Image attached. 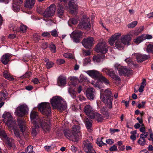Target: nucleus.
<instances>
[{"instance_id":"5","label":"nucleus","mask_w":153,"mask_h":153,"mask_svg":"<svg viewBox=\"0 0 153 153\" xmlns=\"http://www.w3.org/2000/svg\"><path fill=\"white\" fill-rule=\"evenodd\" d=\"M51 105L54 108H57L64 110L66 108V104L59 97H55L52 98L50 101Z\"/></svg>"},{"instance_id":"31","label":"nucleus","mask_w":153,"mask_h":153,"mask_svg":"<svg viewBox=\"0 0 153 153\" xmlns=\"http://www.w3.org/2000/svg\"><path fill=\"white\" fill-rule=\"evenodd\" d=\"M4 140L9 149H11L12 147L15 146L14 141L13 139H10L8 137L7 139H6Z\"/></svg>"},{"instance_id":"11","label":"nucleus","mask_w":153,"mask_h":153,"mask_svg":"<svg viewBox=\"0 0 153 153\" xmlns=\"http://www.w3.org/2000/svg\"><path fill=\"white\" fill-rule=\"evenodd\" d=\"M96 51L97 52H101L104 54L108 51V46L104 42H99L96 46Z\"/></svg>"},{"instance_id":"26","label":"nucleus","mask_w":153,"mask_h":153,"mask_svg":"<svg viewBox=\"0 0 153 153\" xmlns=\"http://www.w3.org/2000/svg\"><path fill=\"white\" fill-rule=\"evenodd\" d=\"M3 121L5 123L13 119L11 114L9 112H5L3 115Z\"/></svg>"},{"instance_id":"50","label":"nucleus","mask_w":153,"mask_h":153,"mask_svg":"<svg viewBox=\"0 0 153 153\" xmlns=\"http://www.w3.org/2000/svg\"><path fill=\"white\" fill-rule=\"evenodd\" d=\"M26 153H35L33 151V146L30 145L28 146L27 147V149L25 150Z\"/></svg>"},{"instance_id":"1","label":"nucleus","mask_w":153,"mask_h":153,"mask_svg":"<svg viewBox=\"0 0 153 153\" xmlns=\"http://www.w3.org/2000/svg\"><path fill=\"white\" fill-rule=\"evenodd\" d=\"M43 119H39L37 123H33L32 133L33 136H36L39 132V128L41 127L44 132H48L50 130V126L47 122L43 123Z\"/></svg>"},{"instance_id":"33","label":"nucleus","mask_w":153,"mask_h":153,"mask_svg":"<svg viewBox=\"0 0 153 153\" xmlns=\"http://www.w3.org/2000/svg\"><path fill=\"white\" fill-rule=\"evenodd\" d=\"M7 93L5 90H3L0 93V99L1 101L4 100L7 97Z\"/></svg>"},{"instance_id":"25","label":"nucleus","mask_w":153,"mask_h":153,"mask_svg":"<svg viewBox=\"0 0 153 153\" xmlns=\"http://www.w3.org/2000/svg\"><path fill=\"white\" fill-rule=\"evenodd\" d=\"M66 79L65 77L62 76H59L57 79V84L59 86H63L66 84Z\"/></svg>"},{"instance_id":"42","label":"nucleus","mask_w":153,"mask_h":153,"mask_svg":"<svg viewBox=\"0 0 153 153\" xmlns=\"http://www.w3.org/2000/svg\"><path fill=\"white\" fill-rule=\"evenodd\" d=\"M19 3L14 4L13 3V9L15 12L18 11L20 8V4Z\"/></svg>"},{"instance_id":"37","label":"nucleus","mask_w":153,"mask_h":153,"mask_svg":"<svg viewBox=\"0 0 153 153\" xmlns=\"http://www.w3.org/2000/svg\"><path fill=\"white\" fill-rule=\"evenodd\" d=\"M3 75L5 78L10 81L13 80L14 79L13 77L10 75V74L6 71L3 72Z\"/></svg>"},{"instance_id":"46","label":"nucleus","mask_w":153,"mask_h":153,"mask_svg":"<svg viewBox=\"0 0 153 153\" xmlns=\"http://www.w3.org/2000/svg\"><path fill=\"white\" fill-rule=\"evenodd\" d=\"M147 51L148 53H153V44L149 45L147 48Z\"/></svg>"},{"instance_id":"55","label":"nucleus","mask_w":153,"mask_h":153,"mask_svg":"<svg viewBox=\"0 0 153 153\" xmlns=\"http://www.w3.org/2000/svg\"><path fill=\"white\" fill-rule=\"evenodd\" d=\"M42 36L44 37H50L51 35L50 33L48 32H44L42 33L41 35Z\"/></svg>"},{"instance_id":"27","label":"nucleus","mask_w":153,"mask_h":153,"mask_svg":"<svg viewBox=\"0 0 153 153\" xmlns=\"http://www.w3.org/2000/svg\"><path fill=\"white\" fill-rule=\"evenodd\" d=\"M148 132H144V133H142L140 134V139H142L143 140V142L140 143V140H138V143L141 146H144L145 144L146 140L145 139L148 135Z\"/></svg>"},{"instance_id":"58","label":"nucleus","mask_w":153,"mask_h":153,"mask_svg":"<svg viewBox=\"0 0 153 153\" xmlns=\"http://www.w3.org/2000/svg\"><path fill=\"white\" fill-rule=\"evenodd\" d=\"M64 56L66 58H69L70 59H74V56L71 53H67L64 54Z\"/></svg>"},{"instance_id":"20","label":"nucleus","mask_w":153,"mask_h":153,"mask_svg":"<svg viewBox=\"0 0 153 153\" xmlns=\"http://www.w3.org/2000/svg\"><path fill=\"white\" fill-rule=\"evenodd\" d=\"M134 57L136 59L137 62L140 63L147 59L150 57L149 55L144 54L140 53H135L134 55Z\"/></svg>"},{"instance_id":"57","label":"nucleus","mask_w":153,"mask_h":153,"mask_svg":"<svg viewBox=\"0 0 153 153\" xmlns=\"http://www.w3.org/2000/svg\"><path fill=\"white\" fill-rule=\"evenodd\" d=\"M0 136L4 138V140L6 139H7L8 137L6 134V133L4 131H0Z\"/></svg>"},{"instance_id":"64","label":"nucleus","mask_w":153,"mask_h":153,"mask_svg":"<svg viewBox=\"0 0 153 153\" xmlns=\"http://www.w3.org/2000/svg\"><path fill=\"white\" fill-rule=\"evenodd\" d=\"M106 142L109 144H112L114 143V141L111 139H108L106 140Z\"/></svg>"},{"instance_id":"61","label":"nucleus","mask_w":153,"mask_h":153,"mask_svg":"<svg viewBox=\"0 0 153 153\" xmlns=\"http://www.w3.org/2000/svg\"><path fill=\"white\" fill-rule=\"evenodd\" d=\"M109 150L111 151H116L117 150V147L115 145H113L109 148Z\"/></svg>"},{"instance_id":"54","label":"nucleus","mask_w":153,"mask_h":153,"mask_svg":"<svg viewBox=\"0 0 153 153\" xmlns=\"http://www.w3.org/2000/svg\"><path fill=\"white\" fill-rule=\"evenodd\" d=\"M77 22V20L75 18H72L70 19L68 22L69 23H71L74 25L76 24Z\"/></svg>"},{"instance_id":"9","label":"nucleus","mask_w":153,"mask_h":153,"mask_svg":"<svg viewBox=\"0 0 153 153\" xmlns=\"http://www.w3.org/2000/svg\"><path fill=\"white\" fill-rule=\"evenodd\" d=\"M90 22L89 19L87 18H85L83 17L78 24V27L81 29L90 28L91 24Z\"/></svg>"},{"instance_id":"60","label":"nucleus","mask_w":153,"mask_h":153,"mask_svg":"<svg viewBox=\"0 0 153 153\" xmlns=\"http://www.w3.org/2000/svg\"><path fill=\"white\" fill-rule=\"evenodd\" d=\"M101 113L103 114L107 115L108 114V112L107 111L106 109L104 107L102 108L101 109Z\"/></svg>"},{"instance_id":"16","label":"nucleus","mask_w":153,"mask_h":153,"mask_svg":"<svg viewBox=\"0 0 153 153\" xmlns=\"http://www.w3.org/2000/svg\"><path fill=\"white\" fill-rule=\"evenodd\" d=\"M94 41V40L93 37H88L83 39L82 42V44L85 48H88L92 46Z\"/></svg>"},{"instance_id":"4","label":"nucleus","mask_w":153,"mask_h":153,"mask_svg":"<svg viewBox=\"0 0 153 153\" xmlns=\"http://www.w3.org/2000/svg\"><path fill=\"white\" fill-rule=\"evenodd\" d=\"M100 98L109 109L112 108L113 99L112 94L111 91L107 89H106L104 92L101 91Z\"/></svg>"},{"instance_id":"32","label":"nucleus","mask_w":153,"mask_h":153,"mask_svg":"<svg viewBox=\"0 0 153 153\" xmlns=\"http://www.w3.org/2000/svg\"><path fill=\"white\" fill-rule=\"evenodd\" d=\"M80 127L79 125H75L73 127L72 131L76 134L79 135L80 136H81L80 131Z\"/></svg>"},{"instance_id":"14","label":"nucleus","mask_w":153,"mask_h":153,"mask_svg":"<svg viewBox=\"0 0 153 153\" xmlns=\"http://www.w3.org/2000/svg\"><path fill=\"white\" fill-rule=\"evenodd\" d=\"M76 1V0H71L68 3L69 11L72 14L76 13L77 7Z\"/></svg>"},{"instance_id":"12","label":"nucleus","mask_w":153,"mask_h":153,"mask_svg":"<svg viewBox=\"0 0 153 153\" xmlns=\"http://www.w3.org/2000/svg\"><path fill=\"white\" fill-rule=\"evenodd\" d=\"M28 111V108L27 105H21L17 108L16 112L19 117H22L26 114Z\"/></svg>"},{"instance_id":"63","label":"nucleus","mask_w":153,"mask_h":153,"mask_svg":"<svg viewBox=\"0 0 153 153\" xmlns=\"http://www.w3.org/2000/svg\"><path fill=\"white\" fill-rule=\"evenodd\" d=\"M71 149L72 152H75L77 151V148L74 145L71 146Z\"/></svg>"},{"instance_id":"40","label":"nucleus","mask_w":153,"mask_h":153,"mask_svg":"<svg viewBox=\"0 0 153 153\" xmlns=\"http://www.w3.org/2000/svg\"><path fill=\"white\" fill-rule=\"evenodd\" d=\"M103 139V137L98 138H97V142L96 143L100 147H101L102 146H105L106 145V144L104 143L102 141V139Z\"/></svg>"},{"instance_id":"36","label":"nucleus","mask_w":153,"mask_h":153,"mask_svg":"<svg viewBox=\"0 0 153 153\" xmlns=\"http://www.w3.org/2000/svg\"><path fill=\"white\" fill-rule=\"evenodd\" d=\"M104 57L105 56L103 54L101 56L97 55L93 56V59L94 61L99 62L101 61Z\"/></svg>"},{"instance_id":"7","label":"nucleus","mask_w":153,"mask_h":153,"mask_svg":"<svg viewBox=\"0 0 153 153\" xmlns=\"http://www.w3.org/2000/svg\"><path fill=\"white\" fill-rule=\"evenodd\" d=\"M64 133L66 138L74 142H77L79 139V135L76 134L69 130H65Z\"/></svg>"},{"instance_id":"45","label":"nucleus","mask_w":153,"mask_h":153,"mask_svg":"<svg viewBox=\"0 0 153 153\" xmlns=\"http://www.w3.org/2000/svg\"><path fill=\"white\" fill-rule=\"evenodd\" d=\"M130 133L131 134V135L130 137V138L132 141H134L136 139V134H137V131L134 130L131 131Z\"/></svg>"},{"instance_id":"19","label":"nucleus","mask_w":153,"mask_h":153,"mask_svg":"<svg viewBox=\"0 0 153 153\" xmlns=\"http://www.w3.org/2000/svg\"><path fill=\"white\" fill-rule=\"evenodd\" d=\"M82 33L81 31H77L76 32H73L71 35V36L73 40V41L76 42H80V39L82 37Z\"/></svg>"},{"instance_id":"3","label":"nucleus","mask_w":153,"mask_h":153,"mask_svg":"<svg viewBox=\"0 0 153 153\" xmlns=\"http://www.w3.org/2000/svg\"><path fill=\"white\" fill-rule=\"evenodd\" d=\"M18 126L21 131L22 132V136L17 139L19 143L22 146H23L25 142L22 139L23 137L25 140L29 138V132L25 131L26 128L25 120L23 119H18L17 120Z\"/></svg>"},{"instance_id":"44","label":"nucleus","mask_w":153,"mask_h":153,"mask_svg":"<svg viewBox=\"0 0 153 153\" xmlns=\"http://www.w3.org/2000/svg\"><path fill=\"white\" fill-rule=\"evenodd\" d=\"M12 131L14 132V136L18 139L20 137L22 136V135H21L20 134L19 131L18 129H17V128H15L12 130Z\"/></svg>"},{"instance_id":"53","label":"nucleus","mask_w":153,"mask_h":153,"mask_svg":"<svg viewBox=\"0 0 153 153\" xmlns=\"http://www.w3.org/2000/svg\"><path fill=\"white\" fill-rule=\"evenodd\" d=\"M51 35L53 37H57L58 36V32L56 29H54L50 32Z\"/></svg>"},{"instance_id":"56","label":"nucleus","mask_w":153,"mask_h":153,"mask_svg":"<svg viewBox=\"0 0 153 153\" xmlns=\"http://www.w3.org/2000/svg\"><path fill=\"white\" fill-rule=\"evenodd\" d=\"M31 75V73L30 71L27 72L24 75L22 76V78H28Z\"/></svg>"},{"instance_id":"62","label":"nucleus","mask_w":153,"mask_h":153,"mask_svg":"<svg viewBox=\"0 0 153 153\" xmlns=\"http://www.w3.org/2000/svg\"><path fill=\"white\" fill-rule=\"evenodd\" d=\"M48 44L47 42L43 43L42 45V48L45 49L48 47Z\"/></svg>"},{"instance_id":"52","label":"nucleus","mask_w":153,"mask_h":153,"mask_svg":"<svg viewBox=\"0 0 153 153\" xmlns=\"http://www.w3.org/2000/svg\"><path fill=\"white\" fill-rule=\"evenodd\" d=\"M137 21H134L131 23L128 24V27L129 28H134L137 24Z\"/></svg>"},{"instance_id":"18","label":"nucleus","mask_w":153,"mask_h":153,"mask_svg":"<svg viewBox=\"0 0 153 153\" xmlns=\"http://www.w3.org/2000/svg\"><path fill=\"white\" fill-rule=\"evenodd\" d=\"M86 95L87 98L89 100H94L95 96V91L93 88H89L86 91Z\"/></svg>"},{"instance_id":"10","label":"nucleus","mask_w":153,"mask_h":153,"mask_svg":"<svg viewBox=\"0 0 153 153\" xmlns=\"http://www.w3.org/2000/svg\"><path fill=\"white\" fill-rule=\"evenodd\" d=\"M83 148L86 153H96L92 146L88 140L83 142Z\"/></svg>"},{"instance_id":"59","label":"nucleus","mask_w":153,"mask_h":153,"mask_svg":"<svg viewBox=\"0 0 153 153\" xmlns=\"http://www.w3.org/2000/svg\"><path fill=\"white\" fill-rule=\"evenodd\" d=\"M111 77L117 81H119L121 80L120 77L119 76L115 75V73L112 75V76Z\"/></svg>"},{"instance_id":"30","label":"nucleus","mask_w":153,"mask_h":153,"mask_svg":"<svg viewBox=\"0 0 153 153\" xmlns=\"http://www.w3.org/2000/svg\"><path fill=\"white\" fill-rule=\"evenodd\" d=\"M102 71L105 73L107 75H108L111 77L112 75L114 74V72L113 69H109L108 68H103L102 70Z\"/></svg>"},{"instance_id":"35","label":"nucleus","mask_w":153,"mask_h":153,"mask_svg":"<svg viewBox=\"0 0 153 153\" xmlns=\"http://www.w3.org/2000/svg\"><path fill=\"white\" fill-rule=\"evenodd\" d=\"M85 120L86 128L88 129H90L92 126V120L88 118H85Z\"/></svg>"},{"instance_id":"41","label":"nucleus","mask_w":153,"mask_h":153,"mask_svg":"<svg viewBox=\"0 0 153 153\" xmlns=\"http://www.w3.org/2000/svg\"><path fill=\"white\" fill-rule=\"evenodd\" d=\"M144 40H145L144 34H143L135 39L134 41L136 43H139Z\"/></svg>"},{"instance_id":"39","label":"nucleus","mask_w":153,"mask_h":153,"mask_svg":"<svg viewBox=\"0 0 153 153\" xmlns=\"http://www.w3.org/2000/svg\"><path fill=\"white\" fill-rule=\"evenodd\" d=\"M68 91L73 98H75L76 97L77 92L72 88H70L68 89Z\"/></svg>"},{"instance_id":"34","label":"nucleus","mask_w":153,"mask_h":153,"mask_svg":"<svg viewBox=\"0 0 153 153\" xmlns=\"http://www.w3.org/2000/svg\"><path fill=\"white\" fill-rule=\"evenodd\" d=\"M125 45L124 43L120 40H117L115 42V47L119 50L123 49Z\"/></svg>"},{"instance_id":"48","label":"nucleus","mask_w":153,"mask_h":153,"mask_svg":"<svg viewBox=\"0 0 153 153\" xmlns=\"http://www.w3.org/2000/svg\"><path fill=\"white\" fill-rule=\"evenodd\" d=\"M27 27L23 25H22L20 27V31L22 33H25L26 32Z\"/></svg>"},{"instance_id":"24","label":"nucleus","mask_w":153,"mask_h":153,"mask_svg":"<svg viewBox=\"0 0 153 153\" xmlns=\"http://www.w3.org/2000/svg\"><path fill=\"white\" fill-rule=\"evenodd\" d=\"M10 54L7 53L4 55L1 59V61L4 65H7L10 61Z\"/></svg>"},{"instance_id":"38","label":"nucleus","mask_w":153,"mask_h":153,"mask_svg":"<svg viewBox=\"0 0 153 153\" xmlns=\"http://www.w3.org/2000/svg\"><path fill=\"white\" fill-rule=\"evenodd\" d=\"M94 115V118H95L98 122H101L103 120L102 116L99 113L95 112Z\"/></svg>"},{"instance_id":"21","label":"nucleus","mask_w":153,"mask_h":153,"mask_svg":"<svg viewBox=\"0 0 153 153\" xmlns=\"http://www.w3.org/2000/svg\"><path fill=\"white\" fill-rule=\"evenodd\" d=\"M6 124L9 130L11 131V132H12L13 129L17 128V125L15 120L13 118L9 121Z\"/></svg>"},{"instance_id":"6","label":"nucleus","mask_w":153,"mask_h":153,"mask_svg":"<svg viewBox=\"0 0 153 153\" xmlns=\"http://www.w3.org/2000/svg\"><path fill=\"white\" fill-rule=\"evenodd\" d=\"M86 73L90 76L94 78H98L103 82L106 84H109L108 80L98 71L95 70H89L87 71Z\"/></svg>"},{"instance_id":"13","label":"nucleus","mask_w":153,"mask_h":153,"mask_svg":"<svg viewBox=\"0 0 153 153\" xmlns=\"http://www.w3.org/2000/svg\"><path fill=\"white\" fill-rule=\"evenodd\" d=\"M118 71L120 75H124L125 76H128L130 73V70L124 67L121 66L118 64H116L114 66Z\"/></svg>"},{"instance_id":"15","label":"nucleus","mask_w":153,"mask_h":153,"mask_svg":"<svg viewBox=\"0 0 153 153\" xmlns=\"http://www.w3.org/2000/svg\"><path fill=\"white\" fill-rule=\"evenodd\" d=\"M30 118L31 122L32 123H36L38 122L37 120L39 119H43V123L46 122L45 121V117L39 118L38 114V112L36 111H32L30 114Z\"/></svg>"},{"instance_id":"43","label":"nucleus","mask_w":153,"mask_h":153,"mask_svg":"<svg viewBox=\"0 0 153 153\" xmlns=\"http://www.w3.org/2000/svg\"><path fill=\"white\" fill-rule=\"evenodd\" d=\"M143 29V27H140L137 28L134 31V34L135 35H137L140 33Z\"/></svg>"},{"instance_id":"2","label":"nucleus","mask_w":153,"mask_h":153,"mask_svg":"<svg viewBox=\"0 0 153 153\" xmlns=\"http://www.w3.org/2000/svg\"><path fill=\"white\" fill-rule=\"evenodd\" d=\"M38 108L42 114L46 117L45 121L49 124L50 116L51 114V108L50 104L47 102H43L39 104Z\"/></svg>"},{"instance_id":"8","label":"nucleus","mask_w":153,"mask_h":153,"mask_svg":"<svg viewBox=\"0 0 153 153\" xmlns=\"http://www.w3.org/2000/svg\"><path fill=\"white\" fill-rule=\"evenodd\" d=\"M55 10L56 7L55 4H51L42 13V16L45 18L52 16L54 15Z\"/></svg>"},{"instance_id":"22","label":"nucleus","mask_w":153,"mask_h":153,"mask_svg":"<svg viewBox=\"0 0 153 153\" xmlns=\"http://www.w3.org/2000/svg\"><path fill=\"white\" fill-rule=\"evenodd\" d=\"M56 13L57 16L61 17L63 15L65 11V8L62 5L61 3H59L57 7Z\"/></svg>"},{"instance_id":"28","label":"nucleus","mask_w":153,"mask_h":153,"mask_svg":"<svg viewBox=\"0 0 153 153\" xmlns=\"http://www.w3.org/2000/svg\"><path fill=\"white\" fill-rule=\"evenodd\" d=\"M131 38L129 35H123L121 38L120 40L123 42L125 45H129V42L131 40Z\"/></svg>"},{"instance_id":"51","label":"nucleus","mask_w":153,"mask_h":153,"mask_svg":"<svg viewBox=\"0 0 153 153\" xmlns=\"http://www.w3.org/2000/svg\"><path fill=\"white\" fill-rule=\"evenodd\" d=\"M40 39V36L37 33H35L33 35V39L35 42H37Z\"/></svg>"},{"instance_id":"23","label":"nucleus","mask_w":153,"mask_h":153,"mask_svg":"<svg viewBox=\"0 0 153 153\" xmlns=\"http://www.w3.org/2000/svg\"><path fill=\"white\" fill-rule=\"evenodd\" d=\"M121 34V33H118L115 34L111 36L108 41V42L110 45L111 46L113 45L115 41L119 39Z\"/></svg>"},{"instance_id":"17","label":"nucleus","mask_w":153,"mask_h":153,"mask_svg":"<svg viewBox=\"0 0 153 153\" xmlns=\"http://www.w3.org/2000/svg\"><path fill=\"white\" fill-rule=\"evenodd\" d=\"M84 111L88 117L91 119L94 118L95 111L89 105H86L84 108Z\"/></svg>"},{"instance_id":"49","label":"nucleus","mask_w":153,"mask_h":153,"mask_svg":"<svg viewBox=\"0 0 153 153\" xmlns=\"http://www.w3.org/2000/svg\"><path fill=\"white\" fill-rule=\"evenodd\" d=\"M48 59H47L45 60V62H46V66L47 68H50L53 66L54 63L52 62L48 61Z\"/></svg>"},{"instance_id":"29","label":"nucleus","mask_w":153,"mask_h":153,"mask_svg":"<svg viewBox=\"0 0 153 153\" xmlns=\"http://www.w3.org/2000/svg\"><path fill=\"white\" fill-rule=\"evenodd\" d=\"M35 2V0H26L25 6L27 8L30 9L32 8L33 7Z\"/></svg>"},{"instance_id":"47","label":"nucleus","mask_w":153,"mask_h":153,"mask_svg":"<svg viewBox=\"0 0 153 153\" xmlns=\"http://www.w3.org/2000/svg\"><path fill=\"white\" fill-rule=\"evenodd\" d=\"M49 48L51 52L53 53L56 52V47L55 45L51 43L49 45Z\"/></svg>"}]
</instances>
